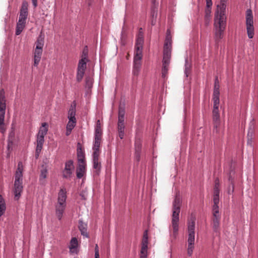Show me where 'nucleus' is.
Masks as SVG:
<instances>
[{
    "label": "nucleus",
    "mask_w": 258,
    "mask_h": 258,
    "mask_svg": "<svg viewBox=\"0 0 258 258\" xmlns=\"http://www.w3.org/2000/svg\"><path fill=\"white\" fill-rule=\"evenodd\" d=\"M144 43L143 35L141 31H140L136 39L135 47V52L134 57V64L133 73L135 76H138L141 70V60L143 57V45Z\"/></svg>",
    "instance_id": "1"
},
{
    "label": "nucleus",
    "mask_w": 258,
    "mask_h": 258,
    "mask_svg": "<svg viewBox=\"0 0 258 258\" xmlns=\"http://www.w3.org/2000/svg\"><path fill=\"white\" fill-rule=\"evenodd\" d=\"M226 17H224L223 14H222L221 16H215L214 39L216 47H218L224 37L226 28Z\"/></svg>",
    "instance_id": "2"
},
{
    "label": "nucleus",
    "mask_w": 258,
    "mask_h": 258,
    "mask_svg": "<svg viewBox=\"0 0 258 258\" xmlns=\"http://www.w3.org/2000/svg\"><path fill=\"white\" fill-rule=\"evenodd\" d=\"M180 211V200L176 197L173 202V210L172 215L171 226L173 229L172 233L170 234L171 238L175 239L178 234L179 229V215Z\"/></svg>",
    "instance_id": "3"
},
{
    "label": "nucleus",
    "mask_w": 258,
    "mask_h": 258,
    "mask_svg": "<svg viewBox=\"0 0 258 258\" xmlns=\"http://www.w3.org/2000/svg\"><path fill=\"white\" fill-rule=\"evenodd\" d=\"M67 198L66 189L61 188L58 193L57 203L55 205V214L59 220H60L63 217V214L67 206Z\"/></svg>",
    "instance_id": "4"
},
{
    "label": "nucleus",
    "mask_w": 258,
    "mask_h": 258,
    "mask_svg": "<svg viewBox=\"0 0 258 258\" xmlns=\"http://www.w3.org/2000/svg\"><path fill=\"white\" fill-rule=\"evenodd\" d=\"M23 166L22 162H18V168L15 173L14 182L15 199L18 200L23 191Z\"/></svg>",
    "instance_id": "5"
},
{
    "label": "nucleus",
    "mask_w": 258,
    "mask_h": 258,
    "mask_svg": "<svg viewBox=\"0 0 258 258\" xmlns=\"http://www.w3.org/2000/svg\"><path fill=\"white\" fill-rule=\"evenodd\" d=\"M28 4L26 1L22 2L20 9L19 20L16 25V35H20L26 26V20L28 15Z\"/></svg>",
    "instance_id": "6"
},
{
    "label": "nucleus",
    "mask_w": 258,
    "mask_h": 258,
    "mask_svg": "<svg viewBox=\"0 0 258 258\" xmlns=\"http://www.w3.org/2000/svg\"><path fill=\"white\" fill-rule=\"evenodd\" d=\"M188 230V247L187 254L190 256H191L194 249V244L195 240V221L194 219H191L188 221L187 224Z\"/></svg>",
    "instance_id": "7"
},
{
    "label": "nucleus",
    "mask_w": 258,
    "mask_h": 258,
    "mask_svg": "<svg viewBox=\"0 0 258 258\" xmlns=\"http://www.w3.org/2000/svg\"><path fill=\"white\" fill-rule=\"evenodd\" d=\"M35 48L33 53V59L34 67H37L41 58L44 46V37L39 35L35 42Z\"/></svg>",
    "instance_id": "8"
},
{
    "label": "nucleus",
    "mask_w": 258,
    "mask_h": 258,
    "mask_svg": "<svg viewBox=\"0 0 258 258\" xmlns=\"http://www.w3.org/2000/svg\"><path fill=\"white\" fill-rule=\"evenodd\" d=\"M6 98L5 92L3 89L0 90V130L4 133L6 131L4 123L6 112Z\"/></svg>",
    "instance_id": "9"
},
{
    "label": "nucleus",
    "mask_w": 258,
    "mask_h": 258,
    "mask_svg": "<svg viewBox=\"0 0 258 258\" xmlns=\"http://www.w3.org/2000/svg\"><path fill=\"white\" fill-rule=\"evenodd\" d=\"M245 24L248 37L252 39L254 35L253 17L251 9H247L245 15Z\"/></svg>",
    "instance_id": "10"
},
{
    "label": "nucleus",
    "mask_w": 258,
    "mask_h": 258,
    "mask_svg": "<svg viewBox=\"0 0 258 258\" xmlns=\"http://www.w3.org/2000/svg\"><path fill=\"white\" fill-rule=\"evenodd\" d=\"M48 124L46 122L42 124L37 136V143L43 144L44 142V136L47 134Z\"/></svg>",
    "instance_id": "11"
},
{
    "label": "nucleus",
    "mask_w": 258,
    "mask_h": 258,
    "mask_svg": "<svg viewBox=\"0 0 258 258\" xmlns=\"http://www.w3.org/2000/svg\"><path fill=\"white\" fill-rule=\"evenodd\" d=\"M75 169L73 160H70L66 162L65 167L63 170V177L65 178H69L71 177Z\"/></svg>",
    "instance_id": "12"
},
{
    "label": "nucleus",
    "mask_w": 258,
    "mask_h": 258,
    "mask_svg": "<svg viewBox=\"0 0 258 258\" xmlns=\"http://www.w3.org/2000/svg\"><path fill=\"white\" fill-rule=\"evenodd\" d=\"M102 137L100 136H94V141L93 145V153L100 154V147L102 140Z\"/></svg>",
    "instance_id": "13"
},
{
    "label": "nucleus",
    "mask_w": 258,
    "mask_h": 258,
    "mask_svg": "<svg viewBox=\"0 0 258 258\" xmlns=\"http://www.w3.org/2000/svg\"><path fill=\"white\" fill-rule=\"evenodd\" d=\"M218 120L213 121V134L220 135V134H223L224 132V128L222 125L220 121V119H217Z\"/></svg>",
    "instance_id": "14"
},
{
    "label": "nucleus",
    "mask_w": 258,
    "mask_h": 258,
    "mask_svg": "<svg viewBox=\"0 0 258 258\" xmlns=\"http://www.w3.org/2000/svg\"><path fill=\"white\" fill-rule=\"evenodd\" d=\"M227 0H221L220 5L217 6V12L215 16H221L223 14L224 17L225 16V12L226 8V3Z\"/></svg>",
    "instance_id": "15"
},
{
    "label": "nucleus",
    "mask_w": 258,
    "mask_h": 258,
    "mask_svg": "<svg viewBox=\"0 0 258 258\" xmlns=\"http://www.w3.org/2000/svg\"><path fill=\"white\" fill-rule=\"evenodd\" d=\"M76 103L75 101H74L71 104L70 109L68 111V118L69 120L77 121L76 118Z\"/></svg>",
    "instance_id": "16"
},
{
    "label": "nucleus",
    "mask_w": 258,
    "mask_h": 258,
    "mask_svg": "<svg viewBox=\"0 0 258 258\" xmlns=\"http://www.w3.org/2000/svg\"><path fill=\"white\" fill-rule=\"evenodd\" d=\"M78 246V242L77 238L73 237L71 239L70 245H69V249L70 252L71 253H77V248Z\"/></svg>",
    "instance_id": "17"
},
{
    "label": "nucleus",
    "mask_w": 258,
    "mask_h": 258,
    "mask_svg": "<svg viewBox=\"0 0 258 258\" xmlns=\"http://www.w3.org/2000/svg\"><path fill=\"white\" fill-rule=\"evenodd\" d=\"M100 154L93 153V168L99 171L101 169V163L99 161Z\"/></svg>",
    "instance_id": "18"
},
{
    "label": "nucleus",
    "mask_w": 258,
    "mask_h": 258,
    "mask_svg": "<svg viewBox=\"0 0 258 258\" xmlns=\"http://www.w3.org/2000/svg\"><path fill=\"white\" fill-rule=\"evenodd\" d=\"M79 229L82 235H83L85 237H89V235L87 232V225L86 224L84 223L82 220H79Z\"/></svg>",
    "instance_id": "19"
},
{
    "label": "nucleus",
    "mask_w": 258,
    "mask_h": 258,
    "mask_svg": "<svg viewBox=\"0 0 258 258\" xmlns=\"http://www.w3.org/2000/svg\"><path fill=\"white\" fill-rule=\"evenodd\" d=\"M171 49L167 48L163 50V63L169 64L171 58Z\"/></svg>",
    "instance_id": "20"
},
{
    "label": "nucleus",
    "mask_w": 258,
    "mask_h": 258,
    "mask_svg": "<svg viewBox=\"0 0 258 258\" xmlns=\"http://www.w3.org/2000/svg\"><path fill=\"white\" fill-rule=\"evenodd\" d=\"M171 49L167 48L163 50V63L169 64L171 58Z\"/></svg>",
    "instance_id": "21"
},
{
    "label": "nucleus",
    "mask_w": 258,
    "mask_h": 258,
    "mask_svg": "<svg viewBox=\"0 0 258 258\" xmlns=\"http://www.w3.org/2000/svg\"><path fill=\"white\" fill-rule=\"evenodd\" d=\"M76 123L77 121L69 120L66 126V135L67 136H69L71 134L72 130L76 125Z\"/></svg>",
    "instance_id": "22"
},
{
    "label": "nucleus",
    "mask_w": 258,
    "mask_h": 258,
    "mask_svg": "<svg viewBox=\"0 0 258 258\" xmlns=\"http://www.w3.org/2000/svg\"><path fill=\"white\" fill-rule=\"evenodd\" d=\"M220 219H218L217 218L212 219L211 225L213 231L217 234H219L220 233Z\"/></svg>",
    "instance_id": "23"
},
{
    "label": "nucleus",
    "mask_w": 258,
    "mask_h": 258,
    "mask_svg": "<svg viewBox=\"0 0 258 258\" xmlns=\"http://www.w3.org/2000/svg\"><path fill=\"white\" fill-rule=\"evenodd\" d=\"M211 7L206 6L205 10V24L206 26L209 24L211 21Z\"/></svg>",
    "instance_id": "24"
},
{
    "label": "nucleus",
    "mask_w": 258,
    "mask_h": 258,
    "mask_svg": "<svg viewBox=\"0 0 258 258\" xmlns=\"http://www.w3.org/2000/svg\"><path fill=\"white\" fill-rule=\"evenodd\" d=\"M124 121H118L117 129L118 132L119 137L120 139H122L124 135Z\"/></svg>",
    "instance_id": "25"
},
{
    "label": "nucleus",
    "mask_w": 258,
    "mask_h": 258,
    "mask_svg": "<svg viewBox=\"0 0 258 258\" xmlns=\"http://www.w3.org/2000/svg\"><path fill=\"white\" fill-rule=\"evenodd\" d=\"M86 173V167L80 165L78 166L76 170L77 177L78 179L82 178Z\"/></svg>",
    "instance_id": "26"
},
{
    "label": "nucleus",
    "mask_w": 258,
    "mask_h": 258,
    "mask_svg": "<svg viewBox=\"0 0 258 258\" xmlns=\"http://www.w3.org/2000/svg\"><path fill=\"white\" fill-rule=\"evenodd\" d=\"M254 128V122L253 121H251L249 124V130L247 134L248 142L247 143L249 144L251 142V138L253 132Z\"/></svg>",
    "instance_id": "27"
},
{
    "label": "nucleus",
    "mask_w": 258,
    "mask_h": 258,
    "mask_svg": "<svg viewBox=\"0 0 258 258\" xmlns=\"http://www.w3.org/2000/svg\"><path fill=\"white\" fill-rule=\"evenodd\" d=\"M80 60H82L84 61H89V59H88V49L87 46H86L83 49L81 59Z\"/></svg>",
    "instance_id": "28"
},
{
    "label": "nucleus",
    "mask_w": 258,
    "mask_h": 258,
    "mask_svg": "<svg viewBox=\"0 0 258 258\" xmlns=\"http://www.w3.org/2000/svg\"><path fill=\"white\" fill-rule=\"evenodd\" d=\"M148 244H142L140 251V258H147V257Z\"/></svg>",
    "instance_id": "29"
},
{
    "label": "nucleus",
    "mask_w": 258,
    "mask_h": 258,
    "mask_svg": "<svg viewBox=\"0 0 258 258\" xmlns=\"http://www.w3.org/2000/svg\"><path fill=\"white\" fill-rule=\"evenodd\" d=\"M6 207L4 199L0 195V217L4 214Z\"/></svg>",
    "instance_id": "30"
},
{
    "label": "nucleus",
    "mask_w": 258,
    "mask_h": 258,
    "mask_svg": "<svg viewBox=\"0 0 258 258\" xmlns=\"http://www.w3.org/2000/svg\"><path fill=\"white\" fill-rule=\"evenodd\" d=\"M85 71L79 70L77 69V74H76V80L78 82H80L84 76Z\"/></svg>",
    "instance_id": "31"
},
{
    "label": "nucleus",
    "mask_w": 258,
    "mask_h": 258,
    "mask_svg": "<svg viewBox=\"0 0 258 258\" xmlns=\"http://www.w3.org/2000/svg\"><path fill=\"white\" fill-rule=\"evenodd\" d=\"M89 61L79 60L78 64L77 69L85 71L87 68V63Z\"/></svg>",
    "instance_id": "32"
},
{
    "label": "nucleus",
    "mask_w": 258,
    "mask_h": 258,
    "mask_svg": "<svg viewBox=\"0 0 258 258\" xmlns=\"http://www.w3.org/2000/svg\"><path fill=\"white\" fill-rule=\"evenodd\" d=\"M213 120H218L220 119V114L219 112V107H213Z\"/></svg>",
    "instance_id": "33"
},
{
    "label": "nucleus",
    "mask_w": 258,
    "mask_h": 258,
    "mask_svg": "<svg viewBox=\"0 0 258 258\" xmlns=\"http://www.w3.org/2000/svg\"><path fill=\"white\" fill-rule=\"evenodd\" d=\"M86 87L91 89L93 84V79L91 77H87L85 79Z\"/></svg>",
    "instance_id": "34"
},
{
    "label": "nucleus",
    "mask_w": 258,
    "mask_h": 258,
    "mask_svg": "<svg viewBox=\"0 0 258 258\" xmlns=\"http://www.w3.org/2000/svg\"><path fill=\"white\" fill-rule=\"evenodd\" d=\"M219 84L218 81V79L216 78L214 83V89L213 95H220L219 91Z\"/></svg>",
    "instance_id": "35"
},
{
    "label": "nucleus",
    "mask_w": 258,
    "mask_h": 258,
    "mask_svg": "<svg viewBox=\"0 0 258 258\" xmlns=\"http://www.w3.org/2000/svg\"><path fill=\"white\" fill-rule=\"evenodd\" d=\"M125 114V111L123 108H121L120 107L118 111V121H124V116Z\"/></svg>",
    "instance_id": "36"
},
{
    "label": "nucleus",
    "mask_w": 258,
    "mask_h": 258,
    "mask_svg": "<svg viewBox=\"0 0 258 258\" xmlns=\"http://www.w3.org/2000/svg\"><path fill=\"white\" fill-rule=\"evenodd\" d=\"M219 186H220L219 180L218 178H216L215 180L214 194L219 195V193H220Z\"/></svg>",
    "instance_id": "37"
},
{
    "label": "nucleus",
    "mask_w": 258,
    "mask_h": 258,
    "mask_svg": "<svg viewBox=\"0 0 258 258\" xmlns=\"http://www.w3.org/2000/svg\"><path fill=\"white\" fill-rule=\"evenodd\" d=\"M135 152H141L142 144L140 140H136L135 143Z\"/></svg>",
    "instance_id": "38"
},
{
    "label": "nucleus",
    "mask_w": 258,
    "mask_h": 258,
    "mask_svg": "<svg viewBox=\"0 0 258 258\" xmlns=\"http://www.w3.org/2000/svg\"><path fill=\"white\" fill-rule=\"evenodd\" d=\"M43 144H39V143H37V146H36V151H35V158L36 159H38L39 156V154L41 152V151L42 149V147H43Z\"/></svg>",
    "instance_id": "39"
},
{
    "label": "nucleus",
    "mask_w": 258,
    "mask_h": 258,
    "mask_svg": "<svg viewBox=\"0 0 258 258\" xmlns=\"http://www.w3.org/2000/svg\"><path fill=\"white\" fill-rule=\"evenodd\" d=\"M169 64H164L163 63V68L162 70V76L163 78H165L167 74Z\"/></svg>",
    "instance_id": "40"
},
{
    "label": "nucleus",
    "mask_w": 258,
    "mask_h": 258,
    "mask_svg": "<svg viewBox=\"0 0 258 258\" xmlns=\"http://www.w3.org/2000/svg\"><path fill=\"white\" fill-rule=\"evenodd\" d=\"M213 107H219V95H213Z\"/></svg>",
    "instance_id": "41"
},
{
    "label": "nucleus",
    "mask_w": 258,
    "mask_h": 258,
    "mask_svg": "<svg viewBox=\"0 0 258 258\" xmlns=\"http://www.w3.org/2000/svg\"><path fill=\"white\" fill-rule=\"evenodd\" d=\"M94 136H102L101 125H96L95 128Z\"/></svg>",
    "instance_id": "42"
},
{
    "label": "nucleus",
    "mask_w": 258,
    "mask_h": 258,
    "mask_svg": "<svg viewBox=\"0 0 258 258\" xmlns=\"http://www.w3.org/2000/svg\"><path fill=\"white\" fill-rule=\"evenodd\" d=\"M77 158L78 160L81 158H85V154L81 147H77Z\"/></svg>",
    "instance_id": "43"
},
{
    "label": "nucleus",
    "mask_w": 258,
    "mask_h": 258,
    "mask_svg": "<svg viewBox=\"0 0 258 258\" xmlns=\"http://www.w3.org/2000/svg\"><path fill=\"white\" fill-rule=\"evenodd\" d=\"M185 69H184V74L186 77H187L188 74L190 72V64L187 62V59L185 60Z\"/></svg>",
    "instance_id": "44"
},
{
    "label": "nucleus",
    "mask_w": 258,
    "mask_h": 258,
    "mask_svg": "<svg viewBox=\"0 0 258 258\" xmlns=\"http://www.w3.org/2000/svg\"><path fill=\"white\" fill-rule=\"evenodd\" d=\"M142 244H148V236L147 230H145L144 232Z\"/></svg>",
    "instance_id": "45"
},
{
    "label": "nucleus",
    "mask_w": 258,
    "mask_h": 258,
    "mask_svg": "<svg viewBox=\"0 0 258 258\" xmlns=\"http://www.w3.org/2000/svg\"><path fill=\"white\" fill-rule=\"evenodd\" d=\"M47 175V170L46 169H43L41 170L40 175V180H43L46 178Z\"/></svg>",
    "instance_id": "46"
},
{
    "label": "nucleus",
    "mask_w": 258,
    "mask_h": 258,
    "mask_svg": "<svg viewBox=\"0 0 258 258\" xmlns=\"http://www.w3.org/2000/svg\"><path fill=\"white\" fill-rule=\"evenodd\" d=\"M219 195L214 194L213 196V205H219Z\"/></svg>",
    "instance_id": "47"
},
{
    "label": "nucleus",
    "mask_w": 258,
    "mask_h": 258,
    "mask_svg": "<svg viewBox=\"0 0 258 258\" xmlns=\"http://www.w3.org/2000/svg\"><path fill=\"white\" fill-rule=\"evenodd\" d=\"M171 44L172 41L166 40L164 45V48H169V49H171Z\"/></svg>",
    "instance_id": "48"
},
{
    "label": "nucleus",
    "mask_w": 258,
    "mask_h": 258,
    "mask_svg": "<svg viewBox=\"0 0 258 258\" xmlns=\"http://www.w3.org/2000/svg\"><path fill=\"white\" fill-rule=\"evenodd\" d=\"M80 196L81 197L82 199L85 200L87 199V192L86 190H83L80 194Z\"/></svg>",
    "instance_id": "49"
},
{
    "label": "nucleus",
    "mask_w": 258,
    "mask_h": 258,
    "mask_svg": "<svg viewBox=\"0 0 258 258\" xmlns=\"http://www.w3.org/2000/svg\"><path fill=\"white\" fill-rule=\"evenodd\" d=\"M78 166L80 165H82L83 166L86 167V164L85 162V158H81L78 160Z\"/></svg>",
    "instance_id": "50"
},
{
    "label": "nucleus",
    "mask_w": 258,
    "mask_h": 258,
    "mask_svg": "<svg viewBox=\"0 0 258 258\" xmlns=\"http://www.w3.org/2000/svg\"><path fill=\"white\" fill-rule=\"evenodd\" d=\"M95 258H99V248L97 244L95 247Z\"/></svg>",
    "instance_id": "51"
},
{
    "label": "nucleus",
    "mask_w": 258,
    "mask_h": 258,
    "mask_svg": "<svg viewBox=\"0 0 258 258\" xmlns=\"http://www.w3.org/2000/svg\"><path fill=\"white\" fill-rule=\"evenodd\" d=\"M219 211H213V218H217L218 219H220V216L219 214Z\"/></svg>",
    "instance_id": "52"
},
{
    "label": "nucleus",
    "mask_w": 258,
    "mask_h": 258,
    "mask_svg": "<svg viewBox=\"0 0 258 258\" xmlns=\"http://www.w3.org/2000/svg\"><path fill=\"white\" fill-rule=\"evenodd\" d=\"M141 152H135V160L139 162L140 160Z\"/></svg>",
    "instance_id": "53"
},
{
    "label": "nucleus",
    "mask_w": 258,
    "mask_h": 258,
    "mask_svg": "<svg viewBox=\"0 0 258 258\" xmlns=\"http://www.w3.org/2000/svg\"><path fill=\"white\" fill-rule=\"evenodd\" d=\"M166 40H169V41H172L171 40V36L170 34V32H169V30H167V35H166Z\"/></svg>",
    "instance_id": "54"
},
{
    "label": "nucleus",
    "mask_w": 258,
    "mask_h": 258,
    "mask_svg": "<svg viewBox=\"0 0 258 258\" xmlns=\"http://www.w3.org/2000/svg\"><path fill=\"white\" fill-rule=\"evenodd\" d=\"M212 0H206V6H208V7H212Z\"/></svg>",
    "instance_id": "55"
},
{
    "label": "nucleus",
    "mask_w": 258,
    "mask_h": 258,
    "mask_svg": "<svg viewBox=\"0 0 258 258\" xmlns=\"http://www.w3.org/2000/svg\"><path fill=\"white\" fill-rule=\"evenodd\" d=\"M213 211H219V206L218 205H213L212 207Z\"/></svg>",
    "instance_id": "56"
},
{
    "label": "nucleus",
    "mask_w": 258,
    "mask_h": 258,
    "mask_svg": "<svg viewBox=\"0 0 258 258\" xmlns=\"http://www.w3.org/2000/svg\"><path fill=\"white\" fill-rule=\"evenodd\" d=\"M33 6L34 8L37 6V0H32Z\"/></svg>",
    "instance_id": "57"
},
{
    "label": "nucleus",
    "mask_w": 258,
    "mask_h": 258,
    "mask_svg": "<svg viewBox=\"0 0 258 258\" xmlns=\"http://www.w3.org/2000/svg\"><path fill=\"white\" fill-rule=\"evenodd\" d=\"M96 125H101L100 121L99 120H98L96 122Z\"/></svg>",
    "instance_id": "58"
},
{
    "label": "nucleus",
    "mask_w": 258,
    "mask_h": 258,
    "mask_svg": "<svg viewBox=\"0 0 258 258\" xmlns=\"http://www.w3.org/2000/svg\"><path fill=\"white\" fill-rule=\"evenodd\" d=\"M123 31L121 32V40L123 39Z\"/></svg>",
    "instance_id": "59"
},
{
    "label": "nucleus",
    "mask_w": 258,
    "mask_h": 258,
    "mask_svg": "<svg viewBox=\"0 0 258 258\" xmlns=\"http://www.w3.org/2000/svg\"><path fill=\"white\" fill-rule=\"evenodd\" d=\"M152 25H155V23H154L153 21H152Z\"/></svg>",
    "instance_id": "60"
},
{
    "label": "nucleus",
    "mask_w": 258,
    "mask_h": 258,
    "mask_svg": "<svg viewBox=\"0 0 258 258\" xmlns=\"http://www.w3.org/2000/svg\"><path fill=\"white\" fill-rule=\"evenodd\" d=\"M8 149H9V148H10L9 147V145H8Z\"/></svg>",
    "instance_id": "61"
}]
</instances>
